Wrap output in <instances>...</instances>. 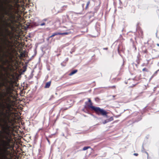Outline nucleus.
<instances>
[{
  "instance_id": "f257e3e1",
  "label": "nucleus",
  "mask_w": 159,
  "mask_h": 159,
  "mask_svg": "<svg viewBox=\"0 0 159 159\" xmlns=\"http://www.w3.org/2000/svg\"><path fill=\"white\" fill-rule=\"evenodd\" d=\"M3 105L6 108L5 112H2L3 118L0 119V126L2 131H0V159H12V150L13 145L11 144L12 140L11 135L14 130V120L11 118L13 109L11 103L6 102Z\"/></svg>"
},
{
  "instance_id": "f03ea898",
  "label": "nucleus",
  "mask_w": 159,
  "mask_h": 159,
  "mask_svg": "<svg viewBox=\"0 0 159 159\" xmlns=\"http://www.w3.org/2000/svg\"><path fill=\"white\" fill-rule=\"evenodd\" d=\"M94 111L98 115L106 116H107V112L106 111L103 109L99 107H97Z\"/></svg>"
},
{
  "instance_id": "7ed1b4c3",
  "label": "nucleus",
  "mask_w": 159,
  "mask_h": 159,
  "mask_svg": "<svg viewBox=\"0 0 159 159\" xmlns=\"http://www.w3.org/2000/svg\"><path fill=\"white\" fill-rule=\"evenodd\" d=\"M69 34V33L68 32H65V33H60V32H55L53 33L47 39L48 40H49L50 38H51L52 37L55 36L56 35H68Z\"/></svg>"
},
{
  "instance_id": "20e7f679",
  "label": "nucleus",
  "mask_w": 159,
  "mask_h": 159,
  "mask_svg": "<svg viewBox=\"0 0 159 159\" xmlns=\"http://www.w3.org/2000/svg\"><path fill=\"white\" fill-rule=\"evenodd\" d=\"M134 81L133 79H129L126 82H125V83L126 84H129L130 85V87H133L136 85L135 84H134L133 83Z\"/></svg>"
},
{
  "instance_id": "39448f33",
  "label": "nucleus",
  "mask_w": 159,
  "mask_h": 159,
  "mask_svg": "<svg viewBox=\"0 0 159 159\" xmlns=\"http://www.w3.org/2000/svg\"><path fill=\"white\" fill-rule=\"evenodd\" d=\"M125 49V48L122 45H120L118 48V53L120 55L121 52H124Z\"/></svg>"
},
{
  "instance_id": "423d86ee",
  "label": "nucleus",
  "mask_w": 159,
  "mask_h": 159,
  "mask_svg": "<svg viewBox=\"0 0 159 159\" xmlns=\"http://www.w3.org/2000/svg\"><path fill=\"white\" fill-rule=\"evenodd\" d=\"M88 102H85V104L87 105V106L91 109V110L94 111L97 107L93 106V103H89V104L87 105Z\"/></svg>"
},
{
  "instance_id": "0eeeda50",
  "label": "nucleus",
  "mask_w": 159,
  "mask_h": 159,
  "mask_svg": "<svg viewBox=\"0 0 159 159\" xmlns=\"http://www.w3.org/2000/svg\"><path fill=\"white\" fill-rule=\"evenodd\" d=\"M14 61L13 60L12 58H11L10 61H9L8 60H7L6 62H4L5 64L6 65V63H7L8 64V66H10V64L13 62Z\"/></svg>"
},
{
  "instance_id": "6e6552de",
  "label": "nucleus",
  "mask_w": 159,
  "mask_h": 159,
  "mask_svg": "<svg viewBox=\"0 0 159 159\" xmlns=\"http://www.w3.org/2000/svg\"><path fill=\"white\" fill-rule=\"evenodd\" d=\"M138 32L139 34V36L141 38H143V32L142 30L140 29H139L138 30Z\"/></svg>"
},
{
  "instance_id": "1a4fd4ad",
  "label": "nucleus",
  "mask_w": 159,
  "mask_h": 159,
  "mask_svg": "<svg viewBox=\"0 0 159 159\" xmlns=\"http://www.w3.org/2000/svg\"><path fill=\"white\" fill-rule=\"evenodd\" d=\"M20 57L22 58L25 57L26 56V54L25 53V51H23L22 52H20Z\"/></svg>"
},
{
  "instance_id": "9d476101",
  "label": "nucleus",
  "mask_w": 159,
  "mask_h": 159,
  "mask_svg": "<svg viewBox=\"0 0 159 159\" xmlns=\"http://www.w3.org/2000/svg\"><path fill=\"white\" fill-rule=\"evenodd\" d=\"M51 82L50 81L47 82L44 88H48L51 85Z\"/></svg>"
},
{
  "instance_id": "9b49d317",
  "label": "nucleus",
  "mask_w": 159,
  "mask_h": 159,
  "mask_svg": "<svg viewBox=\"0 0 159 159\" xmlns=\"http://www.w3.org/2000/svg\"><path fill=\"white\" fill-rule=\"evenodd\" d=\"M78 71L77 70H75L72 71L69 74L70 75H72L76 73Z\"/></svg>"
},
{
  "instance_id": "f8f14e48",
  "label": "nucleus",
  "mask_w": 159,
  "mask_h": 159,
  "mask_svg": "<svg viewBox=\"0 0 159 159\" xmlns=\"http://www.w3.org/2000/svg\"><path fill=\"white\" fill-rule=\"evenodd\" d=\"M90 4V1H89L87 2V3L86 5V6L85 8V10H87L88 9V7H89V6Z\"/></svg>"
},
{
  "instance_id": "ddd939ff",
  "label": "nucleus",
  "mask_w": 159,
  "mask_h": 159,
  "mask_svg": "<svg viewBox=\"0 0 159 159\" xmlns=\"http://www.w3.org/2000/svg\"><path fill=\"white\" fill-rule=\"evenodd\" d=\"M91 148L90 147V146H86V147H84L83 148V151H85L86 150H87L88 149Z\"/></svg>"
},
{
  "instance_id": "4468645a",
  "label": "nucleus",
  "mask_w": 159,
  "mask_h": 159,
  "mask_svg": "<svg viewBox=\"0 0 159 159\" xmlns=\"http://www.w3.org/2000/svg\"><path fill=\"white\" fill-rule=\"evenodd\" d=\"M66 63L65 62H63L61 63V65L63 66H66Z\"/></svg>"
},
{
  "instance_id": "2eb2a0df",
  "label": "nucleus",
  "mask_w": 159,
  "mask_h": 159,
  "mask_svg": "<svg viewBox=\"0 0 159 159\" xmlns=\"http://www.w3.org/2000/svg\"><path fill=\"white\" fill-rule=\"evenodd\" d=\"M110 121V120H108V119L106 120H105L104 122H103V124H105V123L108 122Z\"/></svg>"
},
{
  "instance_id": "dca6fc26",
  "label": "nucleus",
  "mask_w": 159,
  "mask_h": 159,
  "mask_svg": "<svg viewBox=\"0 0 159 159\" xmlns=\"http://www.w3.org/2000/svg\"><path fill=\"white\" fill-rule=\"evenodd\" d=\"M142 70L143 71H146V72H148V70L146 68H143Z\"/></svg>"
},
{
  "instance_id": "f3484780",
  "label": "nucleus",
  "mask_w": 159,
  "mask_h": 159,
  "mask_svg": "<svg viewBox=\"0 0 159 159\" xmlns=\"http://www.w3.org/2000/svg\"><path fill=\"white\" fill-rule=\"evenodd\" d=\"M142 52L143 53H147L148 52V51H147V49H145L144 50H143Z\"/></svg>"
},
{
  "instance_id": "a211bd4d",
  "label": "nucleus",
  "mask_w": 159,
  "mask_h": 159,
  "mask_svg": "<svg viewBox=\"0 0 159 159\" xmlns=\"http://www.w3.org/2000/svg\"><path fill=\"white\" fill-rule=\"evenodd\" d=\"M82 111H84V112H85V113H88V111H87V110H85L84 108V109H83L82 110Z\"/></svg>"
},
{
  "instance_id": "6ab92c4d",
  "label": "nucleus",
  "mask_w": 159,
  "mask_h": 159,
  "mask_svg": "<svg viewBox=\"0 0 159 159\" xmlns=\"http://www.w3.org/2000/svg\"><path fill=\"white\" fill-rule=\"evenodd\" d=\"M5 14L6 15H8L9 14V12H8L7 10H5Z\"/></svg>"
},
{
  "instance_id": "aec40b11",
  "label": "nucleus",
  "mask_w": 159,
  "mask_h": 159,
  "mask_svg": "<svg viewBox=\"0 0 159 159\" xmlns=\"http://www.w3.org/2000/svg\"><path fill=\"white\" fill-rule=\"evenodd\" d=\"M95 101H98L100 99L98 98H96L95 99Z\"/></svg>"
},
{
  "instance_id": "412c9836",
  "label": "nucleus",
  "mask_w": 159,
  "mask_h": 159,
  "mask_svg": "<svg viewBox=\"0 0 159 159\" xmlns=\"http://www.w3.org/2000/svg\"><path fill=\"white\" fill-rule=\"evenodd\" d=\"M9 7H11L12 8H14L13 6L11 4H9Z\"/></svg>"
},
{
  "instance_id": "4be33fe9",
  "label": "nucleus",
  "mask_w": 159,
  "mask_h": 159,
  "mask_svg": "<svg viewBox=\"0 0 159 159\" xmlns=\"http://www.w3.org/2000/svg\"><path fill=\"white\" fill-rule=\"evenodd\" d=\"M108 120H110V121L113 120V118L112 117H111L110 119H108Z\"/></svg>"
},
{
  "instance_id": "5701e85b",
  "label": "nucleus",
  "mask_w": 159,
  "mask_h": 159,
  "mask_svg": "<svg viewBox=\"0 0 159 159\" xmlns=\"http://www.w3.org/2000/svg\"><path fill=\"white\" fill-rule=\"evenodd\" d=\"M110 88L113 89H115L116 88V86H113L111 87H110Z\"/></svg>"
},
{
  "instance_id": "b1692460",
  "label": "nucleus",
  "mask_w": 159,
  "mask_h": 159,
  "mask_svg": "<svg viewBox=\"0 0 159 159\" xmlns=\"http://www.w3.org/2000/svg\"><path fill=\"white\" fill-rule=\"evenodd\" d=\"M45 25V23L44 22L40 24L41 26H43Z\"/></svg>"
},
{
  "instance_id": "393cba45",
  "label": "nucleus",
  "mask_w": 159,
  "mask_h": 159,
  "mask_svg": "<svg viewBox=\"0 0 159 159\" xmlns=\"http://www.w3.org/2000/svg\"><path fill=\"white\" fill-rule=\"evenodd\" d=\"M88 102H89V103H92L91 99L90 98H88Z\"/></svg>"
},
{
  "instance_id": "a878e982",
  "label": "nucleus",
  "mask_w": 159,
  "mask_h": 159,
  "mask_svg": "<svg viewBox=\"0 0 159 159\" xmlns=\"http://www.w3.org/2000/svg\"><path fill=\"white\" fill-rule=\"evenodd\" d=\"M134 155L135 156H138V154L137 153H134Z\"/></svg>"
},
{
  "instance_id": "bb28decb",
  "label": "nucleus",
  "mask_w": 159,
  "mask_h": 159,
  "mask_svg": "<svg viewBox=\"0 0 159 159\" xmlns=\"http://www.w3.org/2000/svg\"><path fill=\"white\" fill-rule=\"evenodd\" d=\"M13 8H12L11 7H9V10L10 11H12L13 10Z\"/></svg>"
},
{
  "instance_id": "cd10ccee",
  "label": "nucleus",
  "mask_w": 159,
  "mask_h": 159,
  "mask_svg": "<svg viewBox=\"0 0 159 159\" xmlns=\"http://www.w3.org/2000/svg\"><path fill=\"white\" fill-rule=\"evenodd\" d=\"M103 50H107L108 49V48L107 47V48H103Z\"/></svg>"
},
{
  "instance_id": "c85d7f7f",
  "label": "nucleus",
  "mask_w": 159,
  "mask_h": 159,
  "mask_svg": "<svg viewBox=\"0 0 159 159\" xmlns=\"http://www.w3.org/2000/svg\"><path fill=\"white\" fill-rule=\"evenodd\" d=\"M47 140L48 142V143H50V141H49V139L48 138H47Z\"/></svg>"
},
{
  "instance_id": "c756f323",
  "label": "nucleus",
  "mask_w": 159,
  "mask_h": 159,
  "mask_svg": "<svg viewBox=\"0 0 159 159\" xmlns=\"http://www.w3.org/2000/svg\"><path fill=\"white\" fill-rule=\"evenodd\" d=\"M6 40L8 43H10V42L9 41V40L7 39H6Z\"/></svg>"
},
{
  "instance_id": "7c9ffc66",
  "label": "nucleus",
  "mask_w": 159,
  "mask_h": 159,
  "mask_svg": "<svg viewBox=\"0 0 159 159\" xmlns=\"http://www.w3.org/2000/svg\"><path fill=\"white\" fill-rule=\"evenodd\" d=\"M1 96L2 98H3L4 97V96H3V95L2 94H1Z\"/></svg>"
},
{
  "instance_id": "2f4dec72",
  "label": "nucleus",
  "mask_w": 159,
  "mask_h": 159,
  "mask_svg": "<svg viewBox=\"0 0 159 159\" xmlns=\"http://www.w3.org/2000/svg\"><path fill=\"white\" fill-rule=\"evenodd\" d=\"M1 67L3 69H5V68L3 67V66H1Z\"/></svg>"
},
{
  "instance_id": "473e14b6",
  "label": "nucleus",
  "mask_w": 159,
  "mask_h": 159,
  "mask_svg": "<svg viewBox=\"0 0 159 159\" xmlns=\"http://www.w3.org/2000/svg\"><path fill=\"white\" fill-rule=\"evenodd\" d=\"M11 17L12 18H13V19L15 18L14 16H12V15L11 16Z\"/></svg>"
},
{
  "instance_id": "72a5a7b5",
  "label": "nucleus",
  "mask_w": 159,
  "mask_h": 159,
  "mask_svg": "<svg viewBox=\"0 0 159 159\" xmlns=\"http://www.w3.org/2000/svg\"><path fill=\"white\" fill-rule=\"evenodd\" d=\"M159 71V69L157 70L156 72V73H157V71Z\"/></svg>"
},
{
  "instance_id": "f704fd0d",
  "label": "nucleus",
  "mask_w": 159,
  "mask_h": 159,
  "mask_svg": "<svg viewBox=\"0 0 159 159\" xmlns=\"http://www.w3.org/2000/svg\"><path fill=\"white\" fill-rule=\"evenodd\" d=\"M134 46L135 48V49L136 50V48L135 46V45H134Z\"/></svg>"
},
{
  "instance_id": "c9c22d12",
  "label": "nucleus",
  "mask_w": 159,
  "mask_h": 159,
  "mask_svg": "<svg viewBox=\"0 0 159 159\" xmlns=\"http://www.w3.org/2000/svg\"><path fill=\"white\" fill-rule=\"evenodd\" d=\"M157 46H159V44H158V43H157Z\"/></svg>"
},
{
  "instance_id": "e433bc0d",
  "label": "nucleus",
  "mask_w": 159,
  "mask_h": 159,
  "mask_svg": "<svg viewBox=\"0 0 159 159\" xmlns=\"http://www.w3.org/2000/svg\"><path fill=\"white\" fill-rule=\"evenodd\" d=\"M86 107H87L86 106V105H85V106H84V108H86Z\"/></svg>"
},
{
  "instance_id": "4c0bfd02",
  "label": "nucleus",
  "mask_w": 159,
  "mask_h": 159,
  "mask_svg": "<svg viewBox=\"0 0 159 159\" xmlns=\"http://www.w3.org/2000/svg\"><path fill=\"white\" fill-rule=\"evenodd\" d=\"M84 4H83V5H82V6L83 7H84Z\"/></svg>"
},
{
  "instance_id": "58836bf2",
  "label": "nucleus",
  "mask_w": 159,
  "mask_h": 159,
  "mask_svg": "<svg viewBox=\"0 0 159 159\" xmlns=\"http://www.w3.org/2000/svg\"><path fill=\"white\" fill-rule=\"evenodd\" d=\"M147 154L148 155V153H147V152H146Z\"/></svg>"
},
{
  "instance_id": "ea45409f",
  "label": "nucleus",
  "mask_w": 159,
  "mask_h": 159,
  "mask_svg": "<svg viewBox=\"0 0 159 159\" xmlns=\"http://www.w3.org/2000/svg\"><path fill=\"white\" fill-rule=\"evenodd\" d=\"M84 115V116H86L85 115Z\"/></svg>"
},
{
  "instance_id": "a19ab883",
  "label": "nucleus",
  "mask_w": 159,
  "mask_h": 159,
  "mask_svg": "<svg viewBox=\"0 0 159 159\" xmlns=\"http://www.w3.org/2000/svg\"><path fill=\"white\" fill-rule=\"evenodd\" d=\"M58 55H59V54H58V55H57V56H58Z\"/></svg>"
},
{
  "instance_id": "79ce46f5",
  "label": "nucleus",
  "mask_w": 159,
  "mask_h": 159,
  "mask_svg": "<svg viewBox=\"0 0 159 159\" xmlns=\"http://www.w3.org/2000/svg\"><path fill=\"white\" fill-rule=\"evenodd\" d=\"M58 55H59V54H58V55H57V56H58Z\"/></svg>"
},
{
  "instance_id": "37998d69",
  "label": "nucleus",
  "mask_w": 159,
  "mask_h": 159,
  "mask_svg": "<svg viewBox=\"0 0 159 159\" xmlns=\"http://www.w3.org/2000/svg\"><path fill=\"white\" fill-rule=\"evenodd\" d=\"M58 55H59V54H58V55H57V56H58Z\"/></svg>"
}]
</instances>
